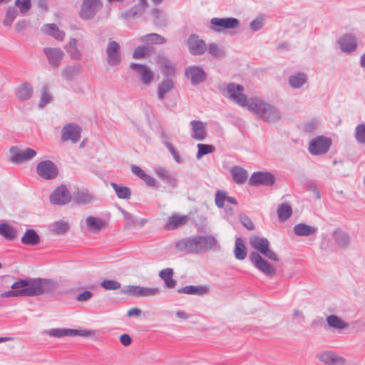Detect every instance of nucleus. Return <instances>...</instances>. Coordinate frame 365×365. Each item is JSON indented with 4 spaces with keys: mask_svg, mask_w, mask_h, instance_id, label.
<instances>
[{
    "mask_svg": "<svg viewBox=\"0 0 365 365\" xmlns=\"http://www.w3.org/2000/svg\"><path fill=\"white\" fill-rule=\"evenodd\" d=\"M264 26L263 19L262 17H257L250 23V29L252 31H257L260 30Z\"/></svg>",
    "mask_w": 365,
    "mask_h": 365,
    "instance_id": "62",
    "label": "nucleus"
},
{
    "mask_svg": "<svg viewBox=\"0 0 365 365\" xmlns=\"http://www.w3.org/2000/svg\"><path fill=\"white\" fill-rule=\"evenodd\" d=\"M226 192L222 190H218L215 193V204L220 207L222 208L226 201Z\"/></svg>",
    "mask_w": 365,
    "mask_h": 365,
    "instance_id": "58",
    "label": "nucleus"
},
{
    "mask_svg": "<svg viewBox=\"0 0 365 365\" xmlns=\"http://www.w3.org/2000/svg\"><path fill=\"white\" fill-rule=\"evenodd\" d=\"M145 5L138 3L131 9L125 11L120 14V18L128 19L140 16L145 9Z\"/></svg>",
    "mask_w": 365,
    "mask_h": 365,
    "instance_id": "42",
    "label": "nucleus"
},
{
    "mask_svg": "<svg viewBox=\"0 0 365 365\" xmlns=\"http://www.w3.org/2000/svg\"><path fill=\"white\" fill-rule=\"evenodd\" d=\"M185 75L193 86L204 82L207 78V73L200 66H190L186 68Z\"/></svg>",
    "mask_w": 365,
    "mask_h": 365,
    "instance_id": "13",
    "label": "nucleus"
},
{
    "mask_svg": "<svg viewBox=\"0 0 365 365\" xmlns=\"http://www.w3.org/2000/svg\"><path fill=\"white\" fill-rule=\"evenodd\" d=\"M111 186L114 190L118 197L120 199H129L131 192L128 187L120 186L115 182L111 183Z\"/></svg>",
    "mask_w": 365,
    "mask_h": 365,
    "instance_id": "48",
    "label": "nucleus"
},
{
    "mask_svg": "<svg viewBox=\"0 0 365 365\" xmlns=\"http://www.w3.org/2000/svg\"><path fill=\"white\" fill-rule=\"evenodd\" d=\"M72 196L65 185L56 188L50 195V201L53 205H63L71 202Z\"/></svg>",
    "mask_w": 365,
    "mask_h": 365,
    "instance_id": "14",
    "label": "nucleus"
},
{
    "mask_svg": "<svg viewBox=\"0 0 365 365\" xmlns=\"http://www.w3.org/2000/svg\"><path fill=\"white\" fill-rule=\"evenodd\" d=\"M354 137L358 143L365 144V123H360L356 126Z\"/></svg>",
    "mask_w": 365,
    "mask_h": 365,
    "instance_id": "53",
    "label": "nucleus"
},
{
    "mask_svg": "<svg viewBox=\"0 0 365 365\" xmlns=\"http://www.w3.org/2000/svg\"><path fill=\"white\" fill-rule=\"evenodd\" d=\"M186 45L190 53L194 56L204 54L207 48L205 42L196 34H192L188 37Z\"/></svg>",
    "mask_w": 365,
    "mask_h": 365,
    "instance_id": "15",
    "label": "nucleus"
},
{
    "mask_svg": "<svg viewBox=\"0 0 365 365\" xmlns=\"http://www.w3.org/2000/svg\"><path fill=\"white\" fill-rule=\"evenodd\" d=\"M186 215H174L168 218L167 222L163 226L166 230H174L185 225L187 222Z\"/></svg>",
    "mask_w": 365,
    "mask_h": 365,
    "instance_id": "27",
    "label": "nucleus"
},
{
    "mask_svg": "<svg viewBox=\"0 0 365 365\" xmlns=\"http://www.w3.org/2000/svg\"><path fill=\"white\" fill-rule=\"evenodd\" d=\"M289 86L294 89L302 88L308 84V76L304 72L292 74L288 79Z\"/></svg>",
    "mask_w": 365,
    "mask_h": 365,
    "instance_id": "25",
    "label": "nucleus"
},
{
    "mask_svg": "<svg viewBox=\"0 0 365 365\" xmlns=\"http://www.w3.org/2000/svg\"><path fill=\"white\" fill-rule=\"evenodd\" d=\"M130 68L138 74L143 84L149 85L152 82L154 76L153 72L145 65L131 63Z\"/></svg>",
    "mask_w": 365,
    "mask_h": 365,
    "instance_id": "20",
    "label": "nucleus"
},
{
    "mask_svg": "<svg viewBox=\"0 0 365 365\" xmlns=\"http://www.w3.org/2000/svg\"><path fill=\"white\" fill-rule=\"evenodd\" d=\"M208 289L203 286L187 285L178 289L179 294H186L190 295L203 296L207 292Z\"/></svg>",
    "mask_w": 365,
    "mask_h": 365,
    "instance_id": "35",
    "label": "nucleus"
},
{
    "mask_svg": "<svg viewBox=\"0 0 365 365\" xmlns=\"http://www.w3.org/2000/svg\"><path fill=\"white\" fill-rule=\"evenodd\" d=\"M176 248L187 253L199 254L202 252V247L199 240V235L183 238L175 242Z\"/></svg>",
    "mask_w": 365,
    "mask_h": 365,
    "instance_id": "5",
    "label": "nucleus"
},
{
    "mask_svg": "<svg viewBox=\"0 0 365 365\" xmlns=\"http://www.w3.org/2000/svg\"><path fill=\"white\" fill-rule=\"evenodd\" d=\"M43 52L50 65L53 68H57L60 66L61 61L64 56L62 50L58 48H45Z\"/></svg>",
    "mask_w": 365,
    "mask_h": 365,
    "instance_id": "23",
    "label": "nucleus"
},
{
    "mask_svg": "<svg viewBox=\"0 0 365 365\" xmlns=\"http://www.w3.org/2000/svg\"><path fill=\"white\" fill-rule=\"evenodd\" d=\"M250 244L252 247L265 257L269 259H274V252L269 250V242L264 237H260L257 235H254L250 237Z\"/></svg>",
    "mask_w": 365,
    "mask_h": 365,
    "instance_id": "16",
    "label": "nucleus"
},
{
    "mask_svg": "<svg viewBox=\"0 0 365 365\" xmlns=\"http://www.w3.org/2000/svg\"><path fill=\"white\" fill-rule=\"evenodd\" d=\"M41 31L43 33L53 36L58 41H63L65 37L64 31L60 30L55 24H44L41 28Z\"/></svg>",
    "mask_w": 365,
    "mask_h": 365,
    "instance_id": "32",
    "label": "nucleus"
},
{
    "mask_svg": "<svg viewBox=\"0 0 365 365\" xmlns=\"http://www.w3.org/2000/svg\"><path fill=\"white\" fill-rule=\"evenodd\" d=\"M36 173L45 180H52L58 175V168L51 160H46L38 163Z\"/></svg>",
    "mask_w": 365,
    "mask_h": 365,
    "instance_id": "10",
    "label": "nucleus"
},
{
    "mask_svg": "<svg viewBox=\"0 0 365 365\" xmlns=\"http://www.w3.org/2000/svg\"><path fill=\"white\" fill-rule=\"evenodd\" d=\"M317 227L314 226H309L305 223L297 224L294 228V233L300 237H307L312 235H315L317 232Z\"/></svg>",
    "mask_w": 365,
    "mask_h": 365,
    "instance_id": "33",
    "label": "nucleus"
},
{
    "mask_svg": "<svg viewBox=\"0 0 365 365\" xmlns=\"http://www.w3.org/2000/svg\"><path fill=\"white\" fill-rule=\"evenodd\" d=\"M316 357L326 365H344L346 362L344 357L330 350L320 351L317 354Z\"/></svg>",
    "mask_w": 365,
    "mask_h": 365,
    "instance_id": "17",
    "label": "nucleus"
},
{
    "mask_svg": "<svg viewBox=\"0 0 365 365\" xmlns=\"http://www.w3.org/2000/svg\"><path fill=\"white\" fill-rule=\"evenodd\" d=\"M197 148L198 149L196 155L197 159H200L203 155L212 153L215 151V147L212 145L198 143Z\"/></svg>",
    "mask_w": 365,
    "mask_h": 365,
    "instance_id": "52",
    "label": "nucleus"
},
{
    "mask_svg": "<svg viewBox=\"0 0 365 365\" xmlns=\"http://www.w3.org/2000/svg\"><path fill=\"white\" fill-rule=\"evenodd\" d=\"M121 293L133 297H148L158 296L160 290L158 287H147L134 285L125 286L121 289Z\"/></svg>",
    "mask_w": 365,
    "mask_h": 365,
    "instance_id": "4",
    "label": "nucleus"
},
{
    "mask_svg": "<svg viewBox=\"0 0 365 365\" xmlns=\"http://www.w3.org/2000/svg\"><path fill=\"white\" fill-rule=\"evenodd\" d=\"M73 198L78 205H87L93 200V196L86 190H78L73 193Z\"/></svg>",
    "mask_w": 365,
    "mask_h": 365,
    "instance_id": "38",
    "label": "nucleus"
},
{
    "mask_svg": "<svg viewBox=\"0 0 365 365\" xmlns=\"http://www.w3.org/2000/svg\"><path fill=\"white\" fill-rule=\"evenodd\" d=\"M192 138L196 140L202 141L207 135L206 124L200 120H193L190 121Z\"/></svg>",
    "mask_w": 365,
    "mask_h": 365,
    "instance_id": "24",
    "label": "nucleus"
},
{
    "mask_svg": "<svg viewBox=\"0 0 365 365\" xmlns=\"http://www.w3.org/2000/svg\"><path fill=\"white\" fill-rule=\"evenodd\" d=\"M234 255L236 259L242 260L247 256V251L245 246L244 241L242 238L237 237L235 240Z\"/></svg>",
    "mask_w": 365,
    "mask_h": 365,
    "instance_id": "44",
    "label": "nucleus"
},
{
    "mask_svg": "<svg viewBox=\"0 0 365 365\" xmlns=\"http://www.w3.org/2000/svg\"><path fill=\"white\" fill-rule=\"evenodd\" d=\"M157 63L160 66L165 78H171L175 74V68L170 61L164 56H158L157 58Z\"/></svg>",
    "mask_w": 365,
    "mask_h": 365,
    "instance_id": "28",
    "label": "nucleus"
},
{
    "mask_svg": "<svg viewBox=\"0 0 365 365\" xmlns=\"http://www.w3.org/2000/svg\"><path fill=\"white\" fill-rule=\"evenodd\" d=\"M250 259L253 265L263 273L270 275L274 269L271 264L257 252H252L250 255Z\"/></svg>",
    "mask_w": 365,
    "mask_h": 365,
    "instance_id": "19",
    "label": "nucleus"
},
{
    "mask_svg": "<svg viewBox=\"0 0 365 365\" xmlns=\"http://www.w3.org/2000/svg\"><path fill=\"white\" fill-rule=\"evenodd\" d=\"M86 224L87 229L95 234L98 233L106 225L103 219L93 216H88L86 219Z\"/></svg>",
    "mask_w": 365,
    "mask_h": 365,
    "instance_id": "29",
    "label": "nucleus"
},
{
    "mask_svg": "<svg viewBox=\"0 0 365 365\" xmlns=\"http://www.w3.org/2000/svg\"><path fill=\"white\" fill-rule=\"evenodd\" d=\"M275 274H281L282 276L290 278L292 277V274L290 272H287L284 269V266L282 263H277L278 261L277 258L275 257Z\"/></svg>",
    "mask_w": 365,
    "mask_h": 365,
    "instance_id": "61",
    "label": "nucleus"
},
{
    "mask_svg": "<svg viewBox=\"0 0 365 365\" xmlns=\"http://www.w3.org/2000/svg\"><path fill=\"white\" fill-rule=\"evenodd\" d=\"M292 214V208L288 203L280 204L277 207V216L280 222H285Z\"/></svg>",
    "mask_w": 365,
    "mask_h": 365,
    "instance_id": "45",
    "label": "nucleus"
},
{
    "mask_svg": "<svg viewBox=\"0 0 365 365\" xmlns=\"http://www.w3.org/2000/svg\"><path fill=\"white\" fill-rule=\"evenodd\" d=\"M16 235V230L14 227L5 222L0 223V235L6 240H13Z\"/></svg>",
    "mask_w": 365,
    "mask_h": 365,
    "instance_id": "43",
    "label": "nucleus"
},
{
    "mask_svg": "<svg viewBox=\"0 0 365 365\" xmlns=\"http://www.w3.org/2000/svg\"><path fill=\"white\" fill-rule=\"evenodd\" d=\"M230 173L232 176L233 180L237 184L244 183L248 177L247 171L240 166L235 165L231 168Z\"/></svg>",
    "mask_w": 365,
    "mask_h": 365,
    "instance_id": "36",
    "label": "nucleus"
},
{
    "mask_svg": "<svg viewBox=\"0 0 365 365\" xmlns=\"http://www.w3.org/2000/svg\"><path fill=\"white\" fill-rule=\"evenodd\" d=\"M319 123L317 120H311L304 124L303 130L306 133H312L318 128Z\"/></svg>",
    "mask_w": 365,
    "mask_h": 365,
    "instance_id": "59",
    "label": "nucleus"
},
{
    "mask_svg": "<svg viewBox=\"0 0 365 365\" xmlns=\"http://www.w3.org/2000/svg\"><path fill=\"white\" fill-rule=\"evenodd\" d=\"M17 15V10L15 7L9 6L7 9L5 18L3 21L4 26L10 27L15 20Z\"/></svg>",
    "mask_w": 365,
    "mask_h": 365,
    "instance_id": "49",
    "label": "nucleus"
},
{
    "mask_svg": "<svg viewBox=\"0 0 365 365\" xmlns=\"http://www.w3.org/2000/svg\"><path fill=\"white\" fill-rule=\"evenodd\" d=\"M106 63L109 66L115 67L120 64L122 54L120 44L115 41L108 42L106 48Z\"/></svg>",
    "mask_w": 365,
    "mask_h": 365,
    "instance_id": "7",
    "label": "nucleus"
},
{
    "mask_svg": "<svg viewBox=\"0 0 365 365\" xmlns=\"http://www.w3.org/2000/svg\"><path fill=\"white\" fill-rule=\"evenodd\" d=\"M17 98L21 101H26L33 96V88L28 83H21L15 91Z\"/></svg>",
    "mask_w": 365,
    "mask_h": 365,
    "instance_id": "31",
    "label": "nucleus"
},
{
    "mask_svg": "<svg viewBox=\"0 0 365 365\" xmlns=\"http://www.w3.org/2000/svg\"><path fill=\"white\" fill-rule=\"evenodd\" d=\"M150 53L149 47L146 46H139L136 47L133 53V58L135 59L143 58L145 56Z\"/></svg>",
    "mask_w": 365,
    "mask_h": 365,
    "instance_id": "54",
    "label": "nucleus"
},
{
    "mask_svg": "<svg viewBox=\"0 0 365 365\" xmlns=\"http://www.w3.org/2000/svg\"><path fill=\"white\" fill-rule=\"evenodd\" d=\"M159 277L164 282L166 288L173 289L176 285V280L173 278L174 271L172 268L162 269L159 272Z\"/></svg>",
    "mask_w": 365,
    "mask_h": 365,
    "instance_id": "34",
    "label": "nucleus"
},
{
    "mask_svg": "<svg viewBox=\"0 0 365 365\" xmlns=\"http://www.w3.org/2000/svg\"><path fill=\"white\" fill-rule=\"evenodd\" d=\"M9 153L11 155L10 161L15 165H19L30 160L36 155V152L34 149L28 148L21 150L17 146L11 147Z\"/></svg>",
    "mask_w": 365,
    "mask_h": 365,
    "instance_id": "8",
    "label": "nucleus"
},
{
    "mask_svg": "<svg viewBox=\"0 0 365 365\" xmlns=\"http://www.w3.org/2000/svg\"><path fill=\"white\" fill-rule=\"evenodd\" d=\"M43 334L51 337L62 338L64 336H83L91 337L96 334V331L93 330L86 329H73L66 328H53L50 329H46L43 331Z\"/></svg>",
    "mask_w": 365,
    "mask_h": 365,
    "instance_id": "3",
    "label": "nucleus"
},
{
    "mask_svg": "<svg viewBox=\"0 0 365 365\" xmlns=\"http://www.w3.org/2000/svg\"><path fill=\"white\" fill-rule=\"evenodd\" d=\"M102 6L101 0H84L80 12L81 18L84 20L91 19Z\"/></svg>",
    "mask_w": 365,
    "mask_h": 365,
    "instance_id": "12",
    "label": "nucleus"
},
{
    "mask_svg": "<svg viewBox=\"0 0 365 365\" xmlns=\"http://www.w3.org/2000/svg\"><path fill=\"white\" fill-rule=\"evenodd\" d=\"M207 49H208L209 53L214 57L220 58L224 56L223 49L215 43H210Z\"/></svg>",
    "mask_w": 365,
    "mask_h": 365,
    "instance_id": "57",
    "label": "nucleus"
},
{
    "mask_svg": "<svg viewBox=\"0 0 365 365\" xmlns=\"http://www.w3.org/2000/svg\"><path fill=\"white\" fill-rule=\"evenodd\" d=\"M326 320L329 328L338 331L344 330L348 327V324L336 315H329Z\"/></svg>",
    "mask_w": 365,
    "mask_h": 365,
    "instance_id": "39",
    "label": "nucleus"
},
{
    "mask_svg": "<svg viewBox=\"0 0 365 365\" xmlns=\"http://www.w3.org/2000/svg\"><path fill=\"white\" fill-rule=\"evenodd\" d=\"M210 29L215 32H222L225 29H237L240 21L236 18H212L210 20Z\"/></svg>",
    "mask_w": 365,
    "mask_h": 365,
    "instance_id": "9",
    "label": "nucleus"
},
{
    "mask_svg": "<svg viewBox=\"0 0 365 365\" xmlns=\"http://www.w3.org/2000/svg\"><path fill=\"white\" fill-rule=\"evenodd\" d=\"M101 286L106 290H117L120 288V282L113 279H106L101 283Z\"/></svg>",
    "mask_w": 365,
    "mask_h": 365,
    "instance_id": "56",
    "label": "nucleus"
},
{
    "mask_svg": "<svg viewBox=\"0 0 365 365\" xmlns=\"http://www.w3.org/2000/svg\"><path fill=\"white\" fill-rule=\"evenodd\" d=\"M68 229L69 224L68 222L63 220L54 222L50 225V230L58 235L66 233Z\"/></svg>",
    "mask_w": 365,
    "mask_h": 365,
    "instance_id": "47",
    "label": "nucleus"
},
{
    "mask_svg": "<svg viewBox=\"0 0 365 365\" xmlns=\"http://www.w3.org/2000/svg\"><path fill=\"white\" fill-rule=\"evenodd\" d=\"M15 6L19 9L21 14H26L31 8V0H16Z\"/></svg>",
    "mask_w": 365,
    "mask_h": 365,
    "instance_id": "55",
    "label": "nucleus"
},
{
    "mask_svg": "<svg viewBox=\"0 0 365 365\" xmlns=\"http://www.w3.org/2000/svg\"><path fill=\"white\" fill-rule=\"evenodd\" d=\"M93 296V293L91 291H84L79 294L76 297V299L79 302H85L90 299Z\"/></svg>",
    "mask_w": 365,
    "mask_h": 365,
    "instance_id": "64",
    "label": "nucleus"
},
{
    "mask_svg": "<svg viewBox=\"0 0 365 365\" xmlns=\"http://www.w3.org/2000/svg\"><path fill=\"white\" fill-rule=\"evenodd\" d=\"M240 222L249 230H252L255 228L254 224L252 220L245 214H240L239 216Z\"/></svg>",
    "mask_w": 365,
    "mask_h": 365,
    "instance_id": "60",
    "label": "nucleus"
},
{
    "mask_svg": "<svg viewBox=\"0 0 365 365\" xmlns=\"http://www.w3.org/2000/svg\"><path fill=\"white\" fill-rule=\"evenodd\" d=\"M243 91L244 87L242 85L231 83L226 86L223 94L239 106L247 107L250 111L254 112L264 120L272 121L274 118L273 107L259 98H251L247 100V96L242 93Z\"/></svg>",
    "mask_w": 365,
    "mask_h": 365,
    "instance_id": "1",
    "label": "nucleus"
},
{
    "mask_svg": "<svg viewBox=\"0 0 365 365\" xmlns=\"http://www.w3.org/2000/svg\"><path fill=\"white\" fill-rule=\"evenodd\" d=\"M81 71L79 65L68 66L62 70V76L67 81L73 80Z\"/></svg>",
    "mask_w": 365,
    "mask_h": 365,
    "instance_id": "46",
    "label": "nucleus"
},
{
    "mask_svg": "<svg viewBox=\"0 0 365 365\" xmlns=\"http://www.w3.org/2000/svg\"><path fill=\"white\" fill-rule=\"evenodd\" d=\"M334 240L340 246H346L349 243V235L341 231V230H336L333 233Z\"/></svg>",
    "mask_w": 365,
    "mask_h": 365,
    "instance_id": "50",
    "label": "nucleus"
},
{
    "mask_svg": "<svg viewBox=\"0 0 365 365\" xmlns=\"http://www.w3.org/2000/svg\"><path fill=\"white\" fill-rule=\"evenodd\" d=\"M130 68L138 74L143 84L149 85L152 82L154 76L153 72L145 65L131 63Z\"/></svg>",
    "mask_w": 365,
    "mask_h": 365,
    "instance_id": "21",
    "label": "nucleus"
},
{
    "mask_svg": "<svg viewBox=\"0 0 365 365\" xmlns=\"http://www.w3.org/2000/svg\"><path fill=\"white\" fill-rule=\"evenodd\" d=\"M155 172L158 177L165 181L169 186L176 187L178 185V180L174 173L164 168H157Z\"/></svg>",
    "mask_w": 365,
    "mask_h": 365,
    "instance_id": "26",
    "label": "nucleus"
},
{
    "mask_svg": "<svg viewBox=\"0 0 365 365\" xmlns=\"http://www.w3.org/2000/svg\"><path fill=\"white\" fill-rule=\"evenodd\" d=\"M81 128L74 123L66 124L61 130V141L76 143L81 139Z\"/></svg>",
    "mask_w": 365,
    "mask_h": 365,
    "instance_id": "11",
    "label": "nucleus"
},
{
    "mask_svg": "<svg viewBox=\"0 0 365 365\" xmlns=\"http://www.w3.org/2000/svg\"><path fill=\"white\" fill-rule=\"evenodd\" d=\"M66 52L70 55L71 58L75 60H79L81 58V54L78 47L74 48H65Z\"/></svg>",
    "mask_w": 365,
    "mask_h": 365,
    "instance_id": "63",
    "label": "nucleus"
},
{
    "mask_svg": "<svg viewBox=\"0 0 365 365\" xmlns=\"http://www.w3.org/2000/svg\"><path fill=\"white\" fill-rule=\"evenodd\" d=\"M331 145L330 138L320 135L310 140L308 150L312 155H320L327 153Z\"/></svg>",
    "mask_w": 365,
    "mask_h": 365,
    "instance_id": "6",
    "label": "nucleus"
},
{
    "mask_svg": "<svg viewBox=\"0 0 365 365\" xmlns=\"http://www.w3.org/2000/svg\"><path fill=\"white\" fill-rule=\"evenodd\" d=\"M199 240L202 247V252L205 250H210L215 247H220L217 240L212 235H199Z\"/></svg>",
    "mask_w": 365,
    "mask_h": 365,
    "instance_id": "41",
    "label": "nucleus"
},
{
    "mask_svg": "<svg viewBox=\"0 0 365 365\" xmlns=\"http://www.w3.org/2000/svg\"><path fill=\"white\" fill-rule=\"evenodd\" d=\"M248 183L250 186L272 185L274 183V175L269 172H254L250 176Z\"/></svg>",
    "mask_w": 365,
    "mask_h": 365,
    "instance_id": "18",
    "label": "nucleus"
},
{
    "mask_svg": "<svg viewBox=\"0 0 365 365\" xmlns=\"http://www.w3.org/2000/svg\"><path fill=\"white\" fill-rule=\"evenodd\" d=\"M52 100V95L48 92L46 87H43L42 88L40 101L38 104V108H44L47 104L51 103Z\"/></svg>",
    "mask_w": 365,
    "mask_h": 365,
    "instance_id": "51",
    "label": "nucleus"
},
{
    "mask_svg": "<svg viewBox=\"0 0 365 365\" xmlns=\"http://www.w3.org/2000/svg\"><path fill=\"white\" fill-rule=\"evenodd\" d=\"M57 283L49 279L27 278L20 279L14 282L11 290L1 294V297H35L54 292Z\"/></svg>",
    "mask_w": 365,
    "mask_h": 365,
    "instance_id": "2",
    "label": "nucleus"
},
{
    "mask_svg": "<svg viewBox=\"0 0 365 365\" xmlns=\"http://www.w3.org/2000/svg\"><path fill=\"white\" fill-rule=\"evenodd\" d=\"M21 242L25 245L34 246L39 243L40 237L36 230L29 229L22 236Z\"/></svg>",
    "mask_w": 365,
    "mask_h": 365,
    "instance_id": "37",
    "label": "nucleus"
},
{
    "mask_svg": "<svg viewBox=\"0 0 365 365\" xmlns=\"http://www.w3.org/2000/svg\"><path fill=\"white\" fill-rule=\"evenodd\" d=\"M174 88V81L172 78L163 79L158 86V98L163 101L166 94Z\"/></svg>",
    "mask_w": 365,
    "mask_h": 365,
    "instance_id": "30",
    "label": "nucleus"
},
{
    "mask_svg": "<svg viewBox=\"0 0 365 365\" xmlns=\"http://www.w3.org/2000/svg\"><path fill=\"white\" fill-rule=\"evenodd\" d=\"M337 43L341 51L346 53H350L356 50L357 47V41L356 37L352 34H344L341 36Z\"/></svg>",
    "mask_w": 365,
    "mask_h": 365,
    "instance_id": "22",
    "label": "nucleus"
},
{
    "mask_svg": "<svg viewBox=\"0 0 365 365\" xmlns=\"http://www.w3.org/2000/svg\"><path fill=\"white\" fill-rule=\"evenodd\" d=\"M139 41L145 44L153 45V44H162L165 43V38L156 33H151L144 36H142Z\"/></svg>",
    "mask_w": 365,
    "mask_h": 365,
    "instance_id": "40",
    "label": "nucleus"
}]
</instances>
